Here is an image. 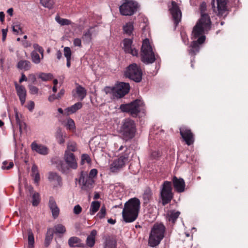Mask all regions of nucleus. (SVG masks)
<instances>
[{
	"label": "nucleus",
	"mask_w": 248,
	"mask_h": 248,
	"mask_svg": "<svg viewBox=\"0 0 248 248\" xmlns=\"http://www.w3.org/2000/svg\"><path fill=\"white\" fill-rule=\"evenodd\" d=\"M64 55L66 59H71L72 52L70 47L66 46L63 49Z\"/></svg>",
	"instance_id": "obj_49"
},
{
	"label": "nucleus",
	"mask_w": 248,
	"mask_h": 248,
	"mask_svg": "<svg viewBox=\"0 0 248 248\" xmlns=\"http://www.w3.org/2000/svg\"><path fill=\"white\" fill-rule=\"evenodd\" d=\"M160 155L158 151H153L151 153L150 157L152 159H156Z\"/></svg>",
	"instance_id": "obj_55"
},
{
	"label": "nucleus",
	"mask_w": 248,
	"mask_h": 248,
	"mask_svg": "<svg viewBox=\"0 0 248 248\" xmlns=\"http://www.w3.org/2000/svg\"><path fill=\"white\" fill-rule=\"evenodd\" d=\"M78 151V147L77 144L72 141H70L67 143V149L65 151H68V153H71V152H76Z\"/></svg>",
	"instance_id": "obj_38"
},
{
	"label": "nucleus",
	"mask_w": 248,
	"mask_h": 248,
	"mask_svg": "<svg viewBox=\"0 0 248 248\" xmlns=\"http://www.w3.org/2000/svg\"><path fill=\"white\" fill-rule=\"evenodd\" d=\"M13 9L12 8H10L7 10V13L8 15L12 16L13 15Z\"/></svg>",
	"instance_id": "obj_63"
},
{
	"label": "nucleus",
	"mask_w": 248,
	"mask_h": 248,
	"mask_svg": "<svg viewBox=\"0 0 248 248\" xmlns=\"http://www.w3.org/2000/svg\"><path fill=\"white\" fill-rule=\"evenodd\" d=\"M129 89L130 86L128 83L120 82L113 87H106L104 90L106 94H111L114 97L120 98L126 94Z\"/></svg>",
	"instance_id": "obj_5"
},
{
	"label": "nucleus",
	"mask_w": 248,
	"mask_h": 248,
	"mask_svg": "<svg viewBox=\"0 0 248 248\" xmlns=\"http://www.w3.org/2000/svg\"><path fill=\"white\" fill-rule=\"evenodd\" d=\"M29 78L31 79L32 82H34L36 80L35 76L33 74L30 75Z\"/></svg>",
	"instance_id": "obj_64"
},
{
	"label": "nucleus",
	"mask_w": 248,
	"mask_h": 248,
	"mask_svg": "<svg viewBox=\"0 0 248 248\" xmlns=\"http://www.w3.org/2000/svg\"><path fill=\"white\" fill-rule=\"evenodd\" d=\"M68 244L71 247H79L81 245V241L77 237H72L68 240Z\"/></svg>",
	"instance_id": "obj_31"
},
{
	"label": "nucleus",
	"mask_w": 248,
	"mask_h": 248,
	"mask_svg": "<svg viewBox=\"0 0 248 248\" xmlns=\"http://www.w3.org/2000/svg\"><path fill=\"white\" fill-rule=\"evenodd\" d=\"M123 49L126 53H130L133 56H137L138 50L132 47V40L130 39H124L123 41Z\"/></svg>",
	"instance_id": "obj_17"
},
{
	"label": "nucleus",
	"mask_w": 248,
	"mask_h": 248,
	"mask_svg": "<svg viewBox=\"0 0 248 248\" xmlns=\"http://www.w3.org/2000/svg\"><path fill=\"white\" fill-rule=\"evenodd\" d=\"M129 153V149L126 148L124 154L114 159L110 164V170L112 172H117L122 169L128 162Z\"/></svg>",
	"instance_id": "obj_8"
},
{
	"label": "nucleus",
	"mask_w": 248,
	"mask_h": 248,
	"mask_svg": "<svg viewBox=\"0 0 248 248\" xmlns=\"http://www.w3.org/2000/svg\"><path fill=\"white\" fill-rule=\"evenodd\" d=\"M180 214V212L179 211L175 210H170L167 213L166 217L168 221L173 224L179 216Z\"/></svg>",
	"instance_id": "obj_25"
},
{
	"label": "nucleus",
	"mask_w": 248,
	"mask_h": 248,
	"mask_svg": "<svg viewBox=\"0 0 248 248\" xmlns=\"http://www.w3.org/2000/svg\"><path fill=\"white\" fill-rule=\"evenodd\" d=\"M114 247L115 243L113 240L110 239L106 240L104 248H114Z\"/></svg>",
	"instance_id": "obj_48"
},
{
	"label": "nucleus",
	"mask_w": 248,
	"mask_h": 248,
	"mask_svg": "<svg viewBox=\"0 0 248 248\" xmlns=\"http://www.w3.org/2000/svg\"><path fill=\"white\" fill-rule=\"evenodd\" d=\"M27 78H26V77L25 76V75L23 73H22L21 77L19 79V82L21 83L23 81H27Z\"/></svg>",
	"instance_id": "obj_59"
},
{
	"label": "nucleus",
	"mask_w": 248,
	"mask_h": 248,
	"mask_svg": "<svg viewBox=\"0 0 248 248\" xmlns=\"http://www.w3.org/2000/svg\"><path fill=\"white\" fill-rule=\"evenodd\" d=\"M82 207L79 205H77L73 208L74 213L76 215L79 214L82 211Z\"/></svg>",
	"instance_id": "obj_53"
},
{
	"label": "nucleus",
	"mask_w": 248,
	"mask_h": 248,
	"mask_svg": "<svg viewBox=\"0 0 248 248\" xmlns=\"http://www.w3.org/2000/svg\"><path fill=\"white\" fill-rule=\"evenodd\" d=\"M120 109L122 111L129 112L133 116H137L140 112L144 113L145 111L143 101L139 99L136 100L130 104L121 105Z\"/></svg>",
	"instance_id": "obj_7"
},
{
	"label": "nucleus",
	"mask_w": 248,
	"mask_h": 248,
	"mask_svg": "<svg viewBox=\"0 0 248 248\" xmlns=\"http://www.w3.org/2000/svg\"><path fill=\"white\" fill-rule=\"evenodd\" d=\"M97 232L96 231L93 230L91 231L90 235L87 237L86 239V245L87 246L92 248L93 247L95 241V236L96 235Z\"/></svg>",
	"instance_id": "obj_28"
},
{
	"label": "nucleus",
	"mask_w": 248,
	"mask_h": 248,
	"mask_svg": "<svg viewBox=\"0 0 248 248\" xmlns=\"http://www.w3.org/2000/svg\"><path fill=\"white\" fill-rule=\"evenodd\" d=\"M48 206L51 211L53 217L55 218L57 217L59 215L60 210L55 199L52 197L49 198Z\"/></svg>",
	"instance_id": "obj_21"
},
{
	"label": "nucleus",
	"mask_w": 248,
	"mask_h": 248,
	"mask_svg": "<svg viewBox=\"0 0 248 248\" xmlns=\"http://www.w3.org/2000/svg\"><path fill=\"white\" fill-rule=\"evenodd\" d=\"M136 131V126L134 121L130 119H125L122 123L120 132L125 140L133 138Z\"/></svg>",
	"instance_id": "obj_6"
},
{
	"label": "nucleus",
	"mask_w": 248,
	"mask_h": 248,
	"mask_svg": "<svg viewBox=\"0 0 248 248\" xmlns=\"http://www.w3.org/2000/svg\"><path fill=\"white\" fill-rule=\"evenodd\" d=\"M33 47L34 49V51H38L42 55V59L44 58V49L43 48L38 45L37 44H34Z\"/></svg>",
	"instance_id": "obj_47"
},
{
	"label": "nucleus",
	"mask_w": 248,
	"mask_h": 248,
	"mask_svg": "<svg viewBox=\"0 0 248 248\" xmlns=\"http://www.w3.org/2000/svg\"><path fill=\"white\" fill-rule=\"evenodd\" d=\"M28 190L30 193L32 198V204L33 206H37L40 202V194L34 191L33 188L31 186H29Z\"/></svg>",
	"instance_id": "obj_24"
},
{
	"label": "nucleus",
	"mask_w": 248,
	"mask_h": 248,
	"mask_svg": "<svg viewBox=\"0 0 248 248\" xmlns=\"http://www.w3.org/2000/svg\"><path fill=\"white\" fill-rule=\"evenodd\" d=\"M206 4L202 3L201 6V17L194 26L192 33L191 38L193 41L189 50L191 55H195L199 52L200 45L204 43L205 36L204 34L210 29L211 22L209 16L203 14Z\"/></svg>",
	"instance_id": "obj_1"
},
{
	"label": "nucleus",
	"mask_w": 248,
	"mask_h": 248,
	"mask_svg": "<svg viewBox=\"0 0 248 248\" xmlns=\"http://www.w3.org/2000/svg\"><path fill=\"white\" fill-rule=\"evenodd\" d=\"M31 148L33 151L42 155H46L48 153V149L45 145L41 144H38L36 142H33L31 144Z\"/></svg>",
	"instance_id": "obj_19"
},
{
	"label": "nucleus",
	"mask_w": 248,
	"mask_h": 248,
	"mask_svg": "<svg viewBox=\"0 0 248 248\" xmlns=\"http://www.w3.org/2000/svg\"><path fill=\"white\" fill-rule=\"evenodd\" d=\"M134 29L133 23L132 22L126 23L123 26V31L124 33L127 35H131Z\"/></svg>",
	"instance_id": "obj_32"
},
{
	"label": "nucleus",
	"mask_w": 248,
	"mask_h": 248,
	"mask_svg": "<svg viewBox=\"0 0 248 248\" xmlns=\"http://www.w3.org/2000/svg\"><path fill=\"white\" fill-rule=\"evenodd\" d=\"M73 44L75 46H81V41L79 38H76L74 40Z\"/></svg>",
	"instance_id": "obj_56"
},
{
	"label": "nucleus",
	"mask_w": 248,
	"mask_h": 248,
	"mask_svg": "<svg viewBox=\"0 0 248 248\" xmlns=\"http://www.w3.org/2000/svg\"><path fill=\"white\" fill-rule=\"evenodd\" d=\"M38 78L42 80L46 81L52 79L53 75L51 73H40L38 75Z\"/></svg>",
	"instance_id": "obj_39"
},
{
	"label": "nucleus",
	"mask_w": 248,
	"mask_h": 248,
	"mask_svg": "<svg viewBox=\"0 0 248 248\" xmlns=\"http://www.w3.org/2000/svg\"><path fill=\"white\" fill-rule=\"evenodd\" d=\"M30 92L32 94H37L38 92V89L35 86L30 85L29 86Z\"/></svg>",
	"instance_id": "obj_54"
},
{
	"label": "nucleus",
	"mask_w": 248,
	"mask_h": 248,
	"mask_svg": "<svg viewBox=\"0 0 248 248\" xmlns=\"http://www.w3.org/2000/svg\"><path fill=\"white\" fill-rule=\"evenodd\" d=\"M15 118L17 125L19 126V131L21 134L26 131V124L23 121L21 115H19L17 110L15 111Z\"/></svg>",
	"instance_id": "obj_22"
},
{
	"label": "nucleus",
	"mask_w": 248,
	"mask_h": 248,
	"mask_svg": "<svg viewBox=\"0 0 248 248\" xmlns=\"http://www.w3.org/2000/svg\"><path fill=\"white\" fill-rule=\"evenodd\" d=\"M152 196V190L150 188H146L143 194L142 198L144 203H148L151 199Z\"/></svg>",
	"instance_id": "obj_35"
},
{
	"label": "nucleus",
	"mask_w": 248,
	"mask_h": 248,
	"mask_svg": "<svg viewBox=\"0 0 248 248\" xmlns=\"http://www.w3.org/2000/svg\"><path fill=\"white\" fill-rule=\"evenodd\" d=\"M172 182L175 190L179 193L183 192L185 191V182L182 178H177L176 176L173 177Z\"/></svg>",
	"instance_id": "obj_18"
},
{
	"label": "nucleus",
	"mask_w": 248,
	"mask_h": 248,
	"mask_svg": "<svg viewBox=\"0 0 248 248\" xmlns=\"http://www.w3.org/2000/svg\"><path fill=\"white\" fill-rule=\"evenodd\" d=\"M155 55L152 44L148 39H145L142 41L141 48V59L145 63H153L155 60Z\"/></svg>",
	"instance_id": "obj_4"
},
{
	"label": "nucleus",
	"mask_w": 248,
	"mask_h": 248,
	"mask_svg": "<svg viewBox=\"0 0 248 248\" xmlns=\"http://www.w3.org/2000/svg\"><path fill=\"white\" fill-rule=\"evenodd\" d=\"M169 7L174 23L177 26L180 21L182 16V13L179 7L175 1H171L170 4L169 5Z\"/></svg>",
	"instance_id": "obj_13"
},
{
	"label": "nucleus",
	"mask_w": 248,
	"mask_h": 248,
	"mask_svg": "<svg viewBox=\"0 0 248 248\" xmlns=\"http://www.w3.org/2000/svg\"><path fill=\"white\" fill-rule=\"evenodd\" d=\"M106 212L105 207L104 206H102L99 212L97 214V216L100 218H102L105 217L106 215Z\"/></svg>",
	"instance_id": "obj_51"
},
{
	"label": "nucleus",
	"mask_w": 248,
	"mask_h": 248,
	"mask_svg": "<svg viewBox=\"0 0 248 248\" xmlns=\"http://www.w3.org/2000/svg\"><path fill=\"white\" fill-rule=\"evenodd\" d=\"M58 97L57 95H55L54 94L50 95L48 97V100L50 102L53 101L55 99H58Z\"/></svg>",
	"instance_id": "obj_58"
},
{
	"label": "nucleus",
	"mask_w": 248,
	"mask_h": 248,
	"mask_svg": "<svg viewBox=\"0 0 248 248\" xmlns=\"http://www.w3.org/2000/svg\"><path fill=\"white\" fill-rule=\"evenodd\" d=\"M14 167V163L12 161H4L2 162L1 169L9 170Z\"/></svg>",
	"instance_id": "obj_44"
},
{
	"label": "nucleus",
	"mask_w": 248,
	"mask_h": 248,
	"mask_svg": "<svg viewBox=\"0 0 248 248\" xmlns=\"http://www.w3.org/2000/svg\"><path fill=\"white\" fill-rule=\"evenodd\" d=\"M56 56L58 59L60 60L62 57V53L60 50H58L56 53Z\"/></svg>",
	"instance_id": "obj_62"
},
{
	"label": "nucleus",
	"mask_w": 248,
	"mask_h": 248,
	"mask_svg": "<svg viewBox=\"0 0 248 248\" xmlns=\"http://www.w3.org/2000/svg\"><path fill=\"white\" fill-rule=\"evenodd\" d=\"M171 182L165 181L161 186L160 192V198L163 205L169 203L173 198Z\"/></svg>",
	"instance_id": "obj_9"
},
{
	"label": "nucleus",
	"mask_w": 248,
	"mask_h": 248,
	"mask_svg": "<svg viewBox=\"0 0 248 248\" xmlns=\"http://www.w3.org/2000/svg\"><path fill=\"white\" fill-rule=\"evenodd\" d=\"M93 30V28H90L89 30L84 33L82 36L83 40L88 43L91 41Z\"/></svg>",
	"instance_id": "obj_40"
},
{
	"label": "nucleus",
	"mask_w": 248,
	"mask_h": 248,
	"mask_svg": "<svg viewBox=\"0 0 248 248\" xmlns=\"http://www.w3.org/2000/svg\"><path fill=\"white\" fill-rule=\"evenodd\" d=\"M55 232L59 233H63L65 232V227L62 224H58L55 226Z\"/></svg>",
	"instance_id": "obj_45"
},
{
	"label": "nucleus",
	"mask_w": 248,
	"mask_h": 248,
	"mask_svg": "<svg viewBox=\"0 0 248 248\" xmlns=\"http://www.w3.org/2000/svg\"><path fill=\"white\" fill-rule=\"evenodd\" d=\"M64 93V90L62 89L60 91L59 93L57 95L58 98H60Z\"/></svg>",
	"instance_id": "obj_60"
},
{
	"label": "nucleus",
	"mask_w": 248,
	"mask_h": 248,
	"mask_svg": "<svg viewBox=\"0 0 248 248\" xmlns=\"http://www.w3.org/2000/svg\"><path fill=\"white\" fill-rule=\"evenodd\" d=\"M48 179L54 188L60 187L62 186V181L61 176L57 173L49 172L48 175Z\"/></svg>",
	"instance_id": "obj_14"
},
{
	"label": "nucleus",
	"mask_w": 248,
	"mask_h": 248,
	"mask_svg": "<svg viewBox=\"0 0 248 248\" xmlns=\"http://www.w3.org/2000/svg\"><path fill=\"white\" fill-rule=\"evenodd\" d=\"M17 67L24 71L29 70L31 67V62L27 60H21L17 64Z\"/></svg>",
	"instance_id": "obj_30"
},
{
	"label": "nucleus",
	"mask_w": 248,
	"mask_h": 248,
	"mask_svg": "<svg viewBox=\"0 0 248 248\" xmlns=\"http://www.w3.org/2000/svg\"><path fill=\"white\" fill-rule=\"evenodd\" d=\"M5 15L3 12H0V20L3 22L4 20Z\"/></svg>",
	"instance_id": "obj_61"
},
{
	"label": "nucleus",
	"mask_w": 248,
	"mask_h": 248,
	"mask_svg": "<svg viewBox=\"0 0 248 248\" xmlns=\"http://www.w3.org/2000/svg\"><path fill=\"white\" fill-rule=\"evenodd\" d=\"M166 227L161 223H155L151 229L148 239V245L151 247L158 245L164 237Z\"/></svg>",
	"instance_id": "obj_3"
},
{
	"label": "nucleus",
	"mask_w": 248,
	"mask_h": 248,
	"mask_svg": "<svg viewBox=\"0 0 248 248\" xmlns=\"http://www.w3.org/2000/svg\"><path fill=\"white\" fill-rule=\"evenodd\" d=\"M85 162L90 163L91 162V158L89 155L87 154H83L81 156V163L84 164Z\"/></svg>",
	"instance_id": "obj_50"
},
{
	"label": "nucleus",
	"mask_w": 248,
	"mask_h": 248,
	"mask_svg": "<svg viewBox=\"0 0 248 248\" xmlns=\"http://www.w3.org/2000/svg\"><path fill=\"white\" fill-rule=\"evenodd\" d=\"M125 77L132 80L139 82L142 78V72L139 66L136 63L130 65L125 71Z\"/></svg>",
	"instance_id": "obj_11"
},
{
	"label": "nucleus",
	"mask_w": 248,
	"mask_h": 248,
	"mask_svg": "<svg viewBox=\"0 0 248 248\" xmlns=\"http://www.w3.org/2000/svg\"><path fill=\"white\" fill-rule=\"evenodd\" d=\"M78 183L82 190L88 191L92 187L94 180L89 178L86 172H82L78 180Z\"/></svg>",
	"instance_id": "obj_12"
},
{
	"label": "nucleus",
	"mask_w": 248,
	"mask_h": 248,
	"mask_svg": "<svg viewBox=\"0 0 248 248\" xmlns=\"http://www.w3.org/2000/svg\"><path fill=\"white\" fill-rule=\"evenodd\" d=\"M56 21L59 23L60 25L63 26V25H68L71 24V22L70 20L67 19H64L61 18L59 16H57L55 17Z\"/></svg>",
	"instance_id": "obj_43"
},
{
	"label": "nucleus",
	"mask_w": 248,
	"mask_h": 248,
	"mask_svg": "<svg viewBox=\"0 0 248 248\" xmlns=\"http://www.w3.org/2000/svg\"><path fill=\"white\" fill-rule=\"evenodd\" d=\"M27 107L30 111H31L34 107V102L33 101H30L28 103Z\"/></svg>",
	"instance_id": "obj_57"
},
{
	"label": "nucleus",
	"mask_w": 248,
	"mask_h": 248,
	"mask_svg": "<svg viewBox=\"0 0 248 248\" xmlns=\"http://www.w3.org/2000/svg\"><path fill=\"white\" fill-rule=\"evenodd\" d=\"M138 4L132 0H125L119 7L120 12L123 16L133 15L137 10Z\"/></svg>",
	"instance_id": "obj_10"
},
{
	"label": "nucleus",
	"mask_w": 248,
	"mask_h": 248,
	"mask_svg": "<svg viewBox=\"0 0 248 248\" xmlns=\"http://www.w3.org/2000/svg\"><path fill=\"white\" fill-rule=\"evenodd\" d=\"M13 31L16 34H22L23 33L21 27V23L19 22H14L12 25Z\"/></svg>",
	"instance_id": "obj_37"
},
{
	"label": "nucleus",
	"mask_w": 248,
	"mask_h": 248,
	"mask_svg": "<svg viewBox=\"0 0 248 248\" xmlns=\"http://www.w3.org/2000/svg\"><path fill=\"white\" fill-rule=\"evenodd\" d=\"M15 87L21 103L23 105L26 101V90L24 86L18 85L16 83H15Z\"/></svg>",
	"instance_id": "obj_20"
},
{
	"label": "nucleus",
	"mask_w": 248,
	"mask_h": 248,
	"mask_svg": "<svg viewBox=\"0 0 248 248\" xmlns=\"http://www.w3.org/2000/svg\"><path fill=\"white\" fill-rule=\"evenodd\" d=\"M55 137L58 142L59 144H63L65 142V138H66V135H63L61 130L60 129H58L55 134Z\"/></svg>",
	"instance_id": "obj_33"
},
{
	"label": "nucleus",
	"mask_w": 248,
	"mask_h": 248,
	"mask_svg": "<svg viewBox=\"0 0 248 248\" xmlns=\"http://www.w3.org/2000/svg\"><path fill=\"white\" fill-rule=\"evenodd\" d=\"M140 202L136 198L128 200L124 205L122 214L126 222H132L137 218L140 208Z\"/></svg>",
	"instance_id": "obj_2"
},
{
	"label": "nucleus",
	"mask_w": 248,
	"mask_h": 248,
	"mask_svg": "<svg viewBox=\"0 0 248 248\" xmlns=\"http://www.w3.org/2000/svg\"><path fill=\"white\" fill-rule=\"evenodd\" d=\"M227 0H217L218 14L223 16L227 11Z\"/></svg>",
	"instance_id": "obj_26"
},
{
	"label": "nucleus",
	"mask_w": 248,
	"mask_h": 248,
	"mask_svg": "<svg viewBox=\"0 0 248 248\" xmlns=\"http://www.w3.org/2000/svg\"><path fill=\"white\" fill-rule=\"evenodd\" d=\"M82 107V104L81 102H78L70 107L65 109L64 113L69 115L71 114L75 113L77 110L80 109Z\"/></svg>",
	"instance_id": "obj_27"
},
{
	"label": "nucleus",
	"mask_w": 248,
	"mask_h": 248,
	"mask_svg": "<svg viewBox=\"0 0 248 248\" xmlns=\"http://www.w3.org/2000/svg\"><path fill=\"white\" fill-rule=\"evenodd\" d=\"M32 62L35 64H38L40 62L42 59V55L41 57L37 53L36 51H32L31 54Z\"/></svg>",
	"instance_id": "obj_36"
},
{
	"label": "nucleus",
	"mask_w": 248,
	"mask_h": 248,
	"mask_svg": "<svg viewBox=\"0 0 248 248\" xmlns=\"http://www.w3.org/2000/svg\"><path fill=\"white\" fill-rule=\"evenodd\" d=\"M42 5L47 8H51L53 5V0H40Z\"/></svg>",
	"instance_id": "obj_46"
},
{
	"label": "nucleus",
	"mask_w": 248,
	"mask_h": 248,
	"mask_svg": "<svg viewBox=\"0 0 248 248\" xmlns=\"http://www.w3.org/2000/svg\"><path fill=\"white\" fill-rule=\"evenodd\" d=\"M28 244L29 247L30 248H32L33 246L34 242V236L33 234L31 231V230H29L28 231Z\"/></svg>",
	"instance_id": "obj_42"
},
{
	"label": "nucleus",
	"mask_w": 248,
	"mask_h": 248,
	"mask_svg": "<svg viewBox=\"0 0 248 248\" xmlns=\"http://www.w3.org/2000/svg\"><path fill=\"white\" fill-rule=\"evenodd\" d=\"M65 126L67 129L71 131H74L75 128V124L74 121L71 118H68L66 120Z\"/></svg>",
	"instance_id": "obj_41"
},
{
	"label": "nucleus",
	"mask_w": 248,
	"mask_h": 248,
	"mask_svg": "<svg viewBox=\"0 0 248 248\" xmlns=\"http://www.w3.org/2000/svg\"><path fill=\"white\" fill-rule=\"evenodd\" d=\"M180 133L188 145L192 144L194 142V137L191 130L186 127H182L180 128Z\"/></svg>",
	"instance_id": "obj_15"
},
{
	"label": "nucleus",
	"mask_w": 248,
	"mask_h": 248,
	"mask_svg": "<svg viewBox=\"0 0 248 248\" xmlns=\"http://www.w3.org/2000/svg\"><path fill=\"white\" fill-rule=\"evenodd\" d=\"M31 175L33 178L34 182L36 185L39 184L40 181V174L36 165H33L31 167Z\"/></svg>",
	"instance_id": "obj_29"
},
{
	"label": "nucleus",
	"mask_w": 248,
	"mask_h": 248,
	"mask_svg": "<svg viewBox=\"0 0 248 248\" xmlns=\"http://www.w3.org/2000/svg\"><path fill=\"white\" fill-rule=\"evenodd\" d=\"M74 97L78 98L80 100H82L86 96L87 91L85 88L80 85H78L75 90V93L73 92Z\"/></svg>",
	"instance_id": "obj_23"
},
{
	"label": "nucleus",
	"mask_w": 248,
	"mask_h": 248,
	"mask_svg": "<svg viewBox=\"0 0 248 248\" xmlns=\"http://www.w3.org/2000/svg\"><path fill=\"white\" fill-rule=\"evenodd\" d=\"M97 174V170L96 169H93L91 170L89 172V174L88 175L89 178H91L92 180H93V178L95 177Z\"/></svg>",
	"instance_id": "obj_52"
},
{
	"label": "nucleus",
	"mask_w": 248,
	"mask_h": 248,
	"mask_svg": "<svg viewBox=\"0 0 248 248\" xmlns=\"http://www.w3.org/2000/svg\"><path fill=\"white\" fill-rule=\"evenodd\" d=\"M100 203L98 201H93L92 202L90 209V212L91 215H94L99 209Z\"/></svg>",
	"instance_id": "obj_34"
},
{
	"label": "nucleus",
	"mask_w": 248,
	"mask_h": 248,
	"mask_svg": "<svg viewBox=\"0 0 248 248\" xmlns=\"http://www.w3.org/2000/svg\"><path fill=\"white\" fill-rule=\"evenodd\" d=\"M64 158L66 163L69 168L73 169H76L77 168V160L73 153L65 151Z\"/></svg>",
	"instance_id": "obj_16"
}]
</instances>
